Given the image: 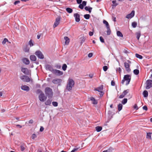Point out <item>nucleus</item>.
<instances>
[{
    "label": "nucleus",
    "mask_w": 152,
    "mask_h": 152,
    "mask_svg": "<svg viewBox=\"0 0 152 152\" xmlns=\"http://www.w3.org/2000/svg\"><path fill=\"white\" fill-rule=\"evenodd\" d=\"M75 82L71 78H69L67 80L66 89L69 91H71L75 85Z\"/></svg>",
    "instance_id": "1"
},
{
    "label": "nucleus",
    "mask_w": 152,
    "mask_h": 152,
    "mask_svg": "<svg viewBox=\"0 0 152 152\" xmlns=\"http://www.w3.org/2000/svg\"><path fill=\"white\" fill-rule=\"evenodd\" d=\"M131 76L129 75H125L124 76L123 80L121 81V83L124 84L125 81H126V84L127 85H128L131 79Z\"/></svg>",
    "instance_id": "2"
},
{
    "label": "nucleus",
    "mask_w": 152,
    "mask_h": 152,
    "mask_svg": "<svg viewBox=\"0 0 152 152\" xmlns=\"http://www.w3.org/2000/svg\"><path fill=\"white\" fill-rule=\"evenodd\" d=\"M45 93L48 97H52L53 92L52 89L49 87H47L45 89Z\"/></svg>",
    "instance_id": "3"
},
{
    "label": "nucleus",
    "mask_w": 152,
    "mask_h": 152,
    "mask_svg": "<svg viewBox=\"0 0 152 152\" xmlns=\"http://www.w3.org/2000/svg\"><path fill=\"white\" fill-rule=\"evenodd\" d=\"M37 91L39 93H41L38 96L39 100L41 102H44L47 99L46 96H45L44 93L40 90H38Z\"/></svg>",
    "instance_id": "4"
},
{
    "label": "nucleus",
    "mask_w": 152,
    "mask_h": 152,
    "mask_svg": "<svg viewBox=\"0 0 152 152\" xmlns=\"http://www.w3.org/2000/svg\"><path fill=\"white\" fill-rule=\"evenodd\" d=\"M20 79L23 82H28L30 81V78L28 76L23 75L20 77Z\"/></svg>",
    "instance_id": "5"
},
{
    "label": "nucleus",
    "mask_w": 152,
    "mask_h": 152,
    "mask_svg": "<svg viewBox=\"0 0 152 152\" xmlns=\"http://www.w3.org/2000/svg\"><path fill=\"white\" fill-rule=\"evenodd\" d=\"M61 17L58 16L56 19L53 25V28H55L60 23L61 20Z\"/></svg>",
    "instance_id": "6"
},
{
    "label": "nucleus",
    "mask_w": 152,
    "mask_h": 152,
    "mask_svg": "<svg viewBox=\"0 0 152 152\" xmlns=\"http://www.w3.org/2000/svg\"><path fill=\"white\" fill-rule=\"evenodd\" d=\"M62 81V80L60 79L56 78L53 79L52 80V83L54 84H57L60 86Z\"/></svg>",
    "instance_id": "7"
},
{
    "label": "nucleus",
    "mask_w": 152,
    "mask_h": 152,
    "mask_svg": "<svg viewBox=\"0 0 152 152\" xmlns=\"http://www.w3.org/2000/svg\"><path fill=\"white\" fill-rule=\"evenodd\" d=\"M35 54L40 59H42L44 58V56L42 53L39 50L36 51L35 52Z\"/></svg>",
    "instance_id": "8"
},
{
    "label": "nucleus",
    "mask_w": 152,
    "mask_h": 152,
    "mask_svg": "<svg viewBox=\"0 0 152 152\" xmlns=\"http://www.w3.org/2000/svg\"><path fill=\"white\" fill-rule=\"evenodd\" d=\"M151 87H152V81L151 80H147L146 88L147 89H148Z\"/></svg>",
    "instance_id": "9"
},
{
    "label": "nucleus",
    "mask_w": 152,
    "mask_h": 152,
    "mask_svg": "<svg viewBox=\"0 0 152 152\" xmlns=\"http://www.w3.org/2000/svg\"><path fill=\"white\" fill-rule=\"evenodd\" d=\"M22 72L26 75H29L30 74L31 71L27 68H22L21 69Z\"/></svg>",
    "instance_id": "10"
},
{
    "label": "nucleus",
    "mask_w": 152,
    "mask_h": 152,
    "mask_svg": "<svg viewBox=\"0 0 152 152\" xmlns=\"http://www.w3.org/2000/svg\"><path fill=\"white\" fill-rule=\"evenodd\" d=\"M135 11L133 10L131 13L127 15L126 16V18L128 19H130L132 18L134 15Z\"/></svg>",
    "instance_id": "11"
},
{
    "label": "nucleus",
    "mask_w": 152,
    "mask_h": 152,
    "mask_svg": "<svg viewBox=\"0 0 152 152\" xmlns=\"http://www.w3.org/2000/svg\"><path fill=\"white\" fill-rule=\"evenodd\" d=\"M53 73L58 76L61 75L63 74V72L62 71L57 69H54L53 70Z\"/></svg>",
    "instance_id": "12"
},
{
    "label": "nucleus",
    "mask_w": 152,
    "mask_h": 152,
    "mask_svg": "<svg viewBox=\"0 0 152 152\" xmlns=\"http://www.w3.org/2000/svg\"><path fill=\"white\" fill-rule=\"evenodd\" d=\"M74 16L75 19V20L76 22H79L80 20V15L77 13H75Z\"/></svg>",
    "instance_id": "13"
},
{
    "label": "nucleus",
    "mask_w": 152,
    "mask_h": 152,
    "mask_svg": "<svg viewBox=\"0 0 152 152\" xmlns=\"http://www.w3.org/2000/svg\"><path fill=\"white\" fill-rule=\"evenodd\" d=\"M103 89V86H101L96 88L95 89V90L98 91V92L102 93V95H103V93L102 91V90Z\"/></svg>",
    "instance_id": "14"
},
{
    "label": "nucleus",
    "mask_w": 152,
    "mask_h": 152,
    "mask_svg": "<svg viewBox=\"0 0 152 152\" xmlns=\"http://www.w3.org/2000/svg\"><path fill=\"white\" fill-rule=\"evenodd\" d=\"M21 89L25 91H28L29 90V88L28 86L26 85H23L21 87Z\"/></svg>",
    "instance_id": "15"
},
{
    "label": "nucleus",
    "mask_w": 152,
    "mask_h": 152,
    "mask_svg": "<svg viewBox=\"0 0 152 152\" xmlns=\"http://www.w3.org/2000/svg\"><path fill=\"white\" fill-rule=\"evenodd\" d=\"M86 38V37H84L83 35H81V37L79 38L80 43L81 45H82L83 43L85 41Z\"/></svg>",
    "instance_id": "16"
},
{
    "label": "nucleus",
    "mask_w": 152,
    "mask_h": 152,
    "mask_svg": "<svg viewBox=\"0 0 152 152\" xmlns=\"http://www.w3.org/2000/svg\"><path fill=\"white\" fill-rule=\"evenodd\" d=\"M129 90H126L124 91L123 93L119 96V98L121 99L123 98L124 97L125 95L127 94Z\"/></svg>",
    "instance_id": "17"
},
{
    "label": "nucleus",
    "mask_w": 152,
    "mask_h": 152,
    "mask_svg": "<svg viewBox=\"0 0 152 152\" xmlns=\"http://www.w3.org/2000/svg\"><path fill=\"white\" fill-rule=\"evenodd\" d=\"M124 64L126 70L128 72H129L130 71V69L129 68V64L127 62H125L124 63Z\"/></svg>",
    "instance_id": "18"
},
{
    "label": "nucleus",
    "mask_w": 152,
    "mask_h": 152,
    "mask_svg": "<svg viewBox=\"0 0 152 152\" xmlns=\"http://www.w3.org/2000/svg\"><path fill=\"white\" fill-rule=\"evenodd\" d=\"M64 39L65 40V44L66 45H68L70 41V39L67 37H64Z\"/></svg>",
    "instance_id": "19"
},
{
    "label": "nucleus",
    "mask_w": 152,
    "mask_h": 152,
    "mask_svg": "<svg viewBox=\"0 0 152 152\" xmlns=\"http://www.w3.org/2000/svg\"><path fill=\"white\" fill-rule=\"evenodd\" d=\"M86 2L85 1H83L82 4H80L79 6V7L81 9H83L84 6H85L86 4Z\"/></svg>",
    "instance_id": "20"
},
{
    "label": "nucleus",
    "mask_w": 152,
    "mask_h": 152,
    "mask_svg": "<svg viewBox=\"0 0 152 152\" xmlns=\"http://www.w3.org/2000/svg\"><path fill=\"white\" fill-rule=\"evenodd\" d=\"M46 69L47 70H50L52 72H53V70H54L51 66L49 65H47L46 66Z\"/></svg>",
    "instance_id": "21"
},
{
    "label": "nucleus",
    "mask_w": 152,
    "mask_h": 152,
    "mask_svg": "<svg viewBox=\"0 0 152 152\" xmlns=\"http://www.w3.org/2000/svg\"><path fill=\"white\" fill-rule=\"evenodd\" d=\"M23 63L26 64H28L30 63L29 60L26 58H24L22 60Z\"/></svg>",
    "instance_id": "22"
},
{
    "label": "nucleus",
    "mask_w": 152,
    "mask_h": 152,
    "mask_svg": "<svg viewBox=\"0 0 152 152\" xmlns=\"http://www.w3.org/2000/svg\"><path fill=\"white\" fill-rule=\"evenodd\" d=\"M90 100L92 101V103L93 104H96L97 103V100H96L93 97H91L90 98Z\"/></svg>",
    "instance_id": "23"
},
{
    "label": "nucleus",
    "mask_w": 152,
    "mask_h": 152,
    "mask_svg": "<svg viewBox=\"0 0 152 152\" xmlns=\"http://www.w3.org/2000/svg\"><path fill=\"white\" fill-rule=\"evenodd\" d=\"M30 59L32 61H35L36 60V57L34 55H31L30 56Z\"/></svg>",
    "instance_id": "24"
},
{
    "label": "nucleus",
    "mask_w": 152,
    "mask_h": 152,
    "mask_svg": "<svg viewBox=\"0 0 152 152\" xmlns=\"http://www.w3.org/2000/svg\"><path fill=\"white\" fill-rule=\"evenodd\" d=\"M85 9L86 11H88L90 13L91 12V11L92 10V8L89 7H85Z\"/></svg>",
    "instance_id": "25"
},
{
    "label": "nucleus",
    "mask_w": 152,
    "mask_h": 152,
    "mask_svg": "<svg viewBox=\"0 0 152 152\" xmlns=\"http://www.w3.org/2000/svg\"><path fill=\"white\" fill-rule=\"evenodd\" d=\"M52 100L50 99H48L45 102V104L46 105H50L51 104Z\"/></svg>",
    "instance_id": "26"
},
{
    "label": "nucleus",
    "mask_w": 152,
    "mask_h": 152,
    "mask_svg": "<svg viewBox=\"0 0 152 152\" xmlns=\"http://www.w3.org/2000/svg\"><path fill=\"white\" fill-rule=\"evenodd\" d=\"M97 132H99L102 129V127L100 126H97L95 128Z\"/></svg>",
    "instance_id": "27"
},
{
    "label": "nucleus",
    "mask_w": 152,
    "mask_h": 152,
    "mask_svg": "<svg viewBox=\"0 0 152 152\" xmlns=\"http://www.w3.org/2000/svg\"><path fill=\"white\" fill-rule=\"evenodd\" d=\"M117 35L118 36L123 37V35L122 33L119 31H117Z\"/></svg>",
    "instance_id": "28"
},
{
    "label": "nucleus",
    "mask_w": 152,
    "mask_h": 152,
    "mask_svg": "<svg viewBox=\"0 0 152 152\" xmlns=\"http://www.w3.org/2000/svg\"><path fill=\"white\" fill-rule=\"evenodd\" d=\"M151 133H148L147 134L146 137L147 138L151 140Z\"/></svg>",
    "instance_id": "29"
},
{
    "label": "nucleus",
    "mask_w": 152,
    "mask_h": 152,
    "mask_svg": "<svg viewBox=\"0 0 152 152\" xmlns=\"http://www.w3.org/2000/svg\"><path fill=\"white\" fill-rule=\"evenodd\" d=\"M103 23L105 24L106 27V28L110 27L109 23L106 20H104L103 21Z\"/></svg>",
    "instance_id": "30"
},
{
    "label": "nucleus",
    "mask_w": 152,
    "mask_h": 152,
    "mask_svg": "<svg viewBox=\"0 0 152 152\" xmlns=\"http://www.w3.org/2000/svg\"><path fill=\"white\" fill-rule=\"evenodd\" d=\"M7 42H9V43H10V42H9L8 39L7 38H4L2 42V44L3 45L5 44Z\"/></svg>",
    "instance_id": "31"
},
{
    "label": "nucleus",
    "mask_w": 152,
    "mask_h": 152,
    "mask_svg": "<svg viewBox=\"0 0 152 152\" xmlns=\"http://www.w3.org/2000/svg\"><path fill=\"white\" fill-rule=\"evenodd\" d=\"M34 42L31 39L28 42V44L30 47H31L34 45Z\"/></svg>",
    "instance_id": "32"
},
{
    "label": "nucleus",
    "mask_w": 152,
    "mask_h": 152,
    "mask_svg": "<svg viewBox=\"0 0 152 152\" xmlns=\"http://www.w3.org/2000/svg\"><path fill=\"white\" fill-rule=\"evenodd\" d=\"M66 10L69 13H71L73 11L70 8H67L66 9Z\"/></svg>",
    "instance_id": "33"
},
{
    "label": "nucleus",
    "mask_w": 152,
    "mask_h": 152,
    "mask_svg": "<svg viewBox=\"0 0 152 152\" xmlns=\"http://www.w3.org/2000/svg\"><path fill=\"white\" fill-rule=\"evenodd\" d=\"M148 92L147 91H144L143 93V94L145 97H147L148 96Z\"/></svg>",
    "instance_id": "34"
},
{
    "label": "nucleus",
    "mask_w": 152,
    "mask_h": 152,
    "mask_svg": "<svg viewBox=\"0 0 152 152\" xmlns=\"http://www.w3.org/2000/svg\"><path fill=\"white\" fill-rule=\"evenodd\" d=\"M137 25V23L135 22H133L132 23V26L133 28H135Z\"/></svg>",
    "instance_id": "35"
},
{
    "label": "nucleus",
    "mask_w": 152,
    "mask_h": 152,
    "mask_svg": "<svg viewBox=\"0 0 152 152\" xmlns=\"http://www.w3.org/2000/svg\"><path fill=\"white\" fill-rule=\"evenodd\" d=\"M107 29V32L108 35H110L111 33V30L110 29V27L106 28Z\"/></svg>",
    "instance_id": "36"
},
{
    "label": "nucleus",
    "mask_w": 152,
    "mask_h": 152,
    "mask_svg": "<svg viewBox=\"0 0 152 152\" xmlns=\"http://www.w3.org/2000/svg\"><path fill=\"white\" fill-rule=\"evenodd\" d=\"M133 72L135 75H137L139 73V71L138 69H135L134 70Z\"/></svg>",
    "instance_id": "37"
},
{
    "label": "nucleus",
    "mask_w": 152,
    "mask_h": 152,
    "mask_svg": "<svg viewBox=\"0 0 152 152\" xmlns=\"http://www.w3.org/2000/svg\"><path fill=\"white\" fill-rule=\"evenodd\" d=\"M135 56L137 58H138L140 59H142V56L137 53L136 54Z\"/></svg>",
    "instance_id": "38"
},
{
    "label": "nucleus",
    "mask_w": 152,
    "mask_h": 152,
    "mask_svg": "<svg viewBox=\"0 0 152 152\" xmlns=\"http://www.w3.org/2000/svg\"><path fill=\"white\" fill-rule=\"evenodd\" d=\"M122 108V105L121 104H120L118 106V110L120 111L121 110Z\"/></svg>",
    "instance_id": "39"
},
{
    "label": "nucleus",
    "mask_w": 152,
    "mask_h": 152,
    "mask_svg": "<svg viewBox=\"0 0 152 152\" xmlns=\"http://www.w3.org/2000/svg\"><path fill=\"white\" fill-rule=\"evenodd\" d=\"M30 48L28 47H26L24 48V50L26 52H28L29 51Z\"/></svg>",
    "instance_id": "40"
},
{
    "label": "nucleus",
    "mask_w": 152,
    "mask_h": 152,
    "mask_svg": "<svg viewBox=\"0 0 152 152\" xmlns=\"http://www.w3.org/2000/svg\"><path fill=\"white\" fill-rule=\"evenodd\" d=\"M67 67V66L66 64H64L62 67V69L64 71L66 70Z\"/></svg>",
    "instance_id": "41"
},
{
    "label": "nucleus",
    "mask_w": 152,
    "mask_h": 152,
    "mask_svg": "<svg viewBox=\"0 0 152 152\" xmlns=\"http://www.w3.org/2000/svg\"><path fill=\"white\" fill-rule=\"evenodd\" d=\"M84 18L86 19H88L89 18L90 15L89 14H86L84 16Z\"/></svg>",
    "instance_id": "42"
},
{
    "label": "nucleus",
    "mask_w": 152,
    "mask_h": 152,
    "mask_svg": "<svg viewBox=\"0 0 152 152\" xmlns=\"http://www.w3.org/2000/svg\"><path fill=\"white\" fill-rule=\"evenodd\" d=\"M127 100L125 98L122 100V103L123 104H125L127 102Z\"/></svg>",
    "instance_id": "43"
},
{
    "label": "nucleus",
    "mask_w": 152,
    "mask_h": 152,
    "mask_svg": "<svg viewBox=\"0 0 152 152\" xmlns=\"http://www.w3.org/2000/svg\"><path fill=\"white\" fill-rule=\"evenodd\" d=\"M37 137V135L35 134H32L31 137L33 140H34Z\"/></svg>",
    "instance_id": "44"
},
{
    "label": "nucleus",
    "mask_w": 152,
    "mask_h": 152,
    "mask_svg": "<svg viewBox=\"0 0 152 152\" xmlns=\"http://www.w3.org/2000/svg\"><path fill=\"white\" fill-rule=\"evenodd\" d=\"M112 3L113 4V6L115 7L118 5V4L117 3L116 1L115 0L113 1H112Z\"/></svg>",
    "instance_id": "45"
},
{
    "label": "nucleus",
    "mask_w": 152,
    "mask_h": 152,
    "mask_svg": "<svg viewBox=\"0 0 152 152\" xmlns=\"http://www.w3.org/2000/svg\"><path fill=\"white\" fill-rule=\"evenodd\" d=\"M52 104L54 107H57L58 106V103L56 102H52Z\"/></svg>",
    "instance_id": "46"
},
{
    "label": "nucleus",
    "mask_w": 152,
    "mask_h": 152,
    "mask_svg": "<svg viewBox=\"0 0 152 152\" xmlns=\"http://www.w3.org/2000/svg\"><path fill=\"white\" fill-rule=\"evenodd\" d=\"M140 32H138L137 33V38L138 40L140 38Z\"/></svg>",
    "instance_id": "47"
},
{
    "label": "nucleus",
    "mask_w": 152,
    "mask_h": 152,
    "mask_svg": "<svg viewBox=\"0 0 152 152\" xmlns=\"http://www.w3.org/2000/svg\"><path fill=\"white\" fill-rule=\"evenodd\" d=\"M99 39L100 41L102 43L104 42V40L103 37H100Z\"/></svg>",
    "instance_id": "48"
},
{
    "label": "nucleus",
    "mask_w": 152,
    "mask_h": 152,
    "mask_svg": "<svg viewBox=\"0 0 152 152\" xmlns=\"http://www.w3.org/2000/svg\"><path fill=\"white\" fill-rule=\"evenodd\" d=\"M116 70L117 72H118L120 73L121 72V68L120 67H119V68H117L116 69Z\"/></svg>",
    "instance_id": "49"
},
{
    "label": "nucleus",
    "mask_w": 152,
    "mask_h": 152,
    "mask_svg": "<svg viewBox=\"0 0 152 152\" xmlns=\"http://www.w3.org/2000/svg\"><path fill=\"white\" fill-rule=\"evenodd\" d=\"M103 68L104 71H106L108 69L107 67V66H104Z\"/></svg>",
    "instance_id": "50"
},
{
    "label": "nucleus",
    "mask_w": 152,
    "mask_h": 152,
    "mask_svg": "<svg viewBox=\"0 0 152 152\" xmlns=\"http://www.w3.org/2000/svg\"><path fill=\"white\" fill-rule=\"evenodd\" d=\"M78 149V148H74L70 152H75L76 151H77Z\"/></svg>",
    "instance_id": "51"
},
{
    "label": "nucleus",
    "mask_w": 152,
    "mask_h": 152,
    "mask_svg": "<svg viewBox=\"0 0 152 152\" xmlns=\"http://www.w3.org/2000/svg\"><path fill=\"white\" fill-rule=\"evenodd\" d=\"M20 148H21V150L22 151H23L25 149V147L23 145H22L21 146Z\"/></svg>",
    "instance_id": "52"
},
{
    "label": "nucleus",
    "mask_w": 152,
    "mask_h": 152,
    "mask_svg": "<svg viewBox=\"0 0 152 152\" xmlns=\"http://www.w3.org/2000/svg\"><path fill=\"white\" fill-rule=\"evenodd\" d=\"M93 55V53H90L88 54V56L89 58H91L92 56Z\"/></svg>",
    "instance_id": "53"
},
{
    "label": "nucleus",
    "mask_w": 152,
    "mask_h": 152,
    "mask_svg": "<svg viewBox=\"0 0 152 152\" xmlns=\"http://www.w3.org/2000/svg\"><path fill=\"white\" fill-rule=\"evenodd\" d=\"M143 109L144 110H148V108H147V107L146 106H144L143 107Z\"/></svg>",
    "instance_id": "54"
},
{
    "label": "nucleus",
    "mask_w": 152,
    "mask_h": 152,
    "mask_svg": "<svg viewBox=\"0 0 152 152\" xmlns=\"http://www.w3.org/2000/svg\"><path fill=\"white\" fill-rule=\"evenodd\" d=\"M134 108L136 109V110H137L138 109L137 105L136 104H134Z\"/></svg>",
    "instance_id": "55"
},
{
    "label": "nucleus",
    "mask_w": 152,
    "mask_h": 152,
    "mask_svg": "<svg viewBox=\"0 0 152 152\" xmlns=\"http://www.w3.org/2000/svg\"><path fill=\"white\" fill-rule=\"evenodd\" d=\"M82 2V0H77V3L78 4H80Z\"/></svg>",
    "instance_id": "56"
},
{
    "label": "nucleus",
    "mask_w": 152,
    "mask_h": 152,
    "mask_svg": "<svg viewBox=\"0 0 152 152\" xmlns=\"http://www.w3.org/2000/svg\"><path fill=\"white\" fill-rule=\"evenodd\" d=\"M44 128L42 126H41L40 129V132H42L44 130Z\"/></svg>",
    "instance_id": "57"
},
{
    "label": "nucleus",
    "mask_w": 152,
    "mask_h": 152,
    "mask_svg": "<svg viewBox=\"0 0 152 152\" xmlns=\"http://www.w3.org/2000/svg\"><path fill=\"white\" fill-rule=\"evenodd\" d=\"M89 34L90 36H92L93 35V32L90 31Z\"/></svg>",
    "instance_id": "58"
},
{
    "label": "nucleus",
    "mask_w": 152,
    "mask_h": 152,
    "mask_svg": "<svg viewBox=\"0 0 152 152\" xmlns=\"http://www.w3.org/2000/svg\"><path fill=\"white\" fill-rule=\"evenodd\" d=\"M111 85L112 86H114L115 85V82L113 81H112L111 82Z\"/></svg>",
    "instance_id": "59"
},
{
    "label": "nucleus",
    "mask_w": 152,
    "mask_h": 152,
    "mask_svg": "<svg viewBox=\"0 0 152 152\" xmlns=\"http://www.w3.org/2000/svg\"><path fill=\"white\" fill-rule=\"evenodd\" d=\"M20 1H16L15 2L14 4L15 5H16L17 4L19 3Z\"/></svg>",
    "instance_id": "60"
},
{
    "label": "nucleus",
    "mask_w": 152,
    "mask_h": 152,
    "mask_svg": "<svg viewBox=\"0 0 152 152\" xmlns=\"http://www.w3.org/2000/svg\"><path fill=\"white\" fill-rule=\"evenodd\" d=\"M33 122V121L32 120H30L29 121V123L30 124H32Z\"/></svg>",
    "instance_id": "61"
},
{
    "label": "nucleus",
    "mask_w": 152,
    "mask_h": 152,
    "mask_svg": "<svg viewBox=\"0 0 152 152\" xmlns=\"http://www.w3.org/2000/svg\"><path fill=\"white\" fill-rule=\"evenodd\" d=\"M93 74H90V75H89V77H90V78H92L93 77Z\"/></svg>",
    "instance_id": "62"
},
{
    "label": "nucleus",
    "mask_w": 152,
    "mask_h": 152,
    "mask_svg": "<svg viewBox=\"0 0 152 152\" xmlns=\"http://www.w3.org/2000/svg\"><path fill=\"white\" fill-rule=\"evenodd\" d=\"M3 94V92L2 91H0V97L2 96Z\"/></svg>",
    "instance_id": "63"
},
{
    "label": "nucleus",
    "mask_w": 152,
    "mask_h": 152,
    "mask_svg": "<svg viewBox=\"0 0 152 152\" xmlns=\"http://www.w3.org/2000/svg\"><path fill=\"white\" fill-rule=\"evenodd\" d=\"M17 126H18L20 128H21L22 127V126L20 125H17Z\"/></svg>",
    "instance_id": "64"
}]
</instances>
